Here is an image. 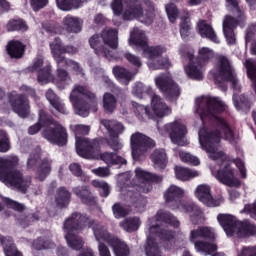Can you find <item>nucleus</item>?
Wrapping results in <instances>:
<instances>
[{
  "instance_id": "aec40b11",
  "label": "nucleus",
  "mask_w": 256,
  "mask_h": 256,
  "mask_svg": "<svg viewBox=\"0 0 256 256\" xmlns=\"http://www.w3.org/2000/svg\"><path fill=\"white\" fill-rule=\"evenodd\" d=\"M154 81L156 87H158L169 101H175V99L181 95L179 86L173 81V78H171L169 74H161L157 76Z\"/></svg>"
},
{
  "instance_id": "052dcab7",
  "label": "nucleus",
  "mask_w": 256,
  "mask_h": 256,
  "mask_svg": "<svg viewBox=\"0 0 256 256\" xmlns=\"http://www.w3.org/2000/svg\"><path fill=\"white\" fill-rule=\"evenodd\" d=\"M226 3H227L228 9H234V11H237L239 13V7H237L238 5L237 0H226Z\"/></svg>"
},
{
  "instance_id": "e433bc0d",
  "label": "nucleus",
  "mask_w": 256,
  "mask_h": 256,
  "mask_svg": "<svg viewBox=\"0 0 256 256\" xmlns=\"http://www.w3.org/2000/svg\"><path fill=\"white\" fill-rule=\"evenodd\" d=\"M46 99L49 101V103L56 109V111H59V113H65V105L57 95H55V92L53 90L49 89L46 92Z\"/></svg>"
},
{
  "instance_id": "79ce46f5",
  "label": "nucleus",
  "mask_w": 256,
  "mask_h": 256,
  "mask_svg": "<svg viewBox=\"0 0 256 256\" xmlns=\"http://www.w3.org/2000/svg\"><path fill=\"white\" fill-rule=\"evenodd\" d=\"M49 173H51L50 162L49 160H44L37 171L36 178L39 179V181H43Z\"/></svg>"
},
{
  "instance_id": "2f4dec72",
  "label": "nucleus",
  "mask_w": 256,
  "mask_h": 256,
  "mask_svg": "<svg viewBox=\"0 0 256 256\" xmlns=\"http://www.w3.org/2000/svg\"><path fill=\"white\" fill-rule=\"evenodd\" d=\"M155 169H165L167 167V154L165 150H156L151 156Z\"/></svg>"
},
{
  "instance_id": "7ed1b4c3",
  "label": "nucleus",
  "mask_w": 256,
  "mask_h": 256,
  "mask_svg": "<svg viewBox=\"0 0 256 256\" xmlns=\"http://www.w3.org/2000/svg\"><path fill=\"white\" fill-rule=\"evenodd\" d=\"M171 227H179V220L169 212L159 211L156 217L150 220L145 245L146 256H161L159 246L155 243L157 239H160L164 247H169L175 239V231H172Z\"/></svg>"
},
{
  "instance_id": "0eeeda50",
  "label": "nucleus",
  "mask_w": 256,
  "mask_h": 256,
  "mask_svg": "<svg viewBox=\"0 0 256 256\" xmlns=\"http://www.w3.org/2000/svg\"><path fill=\"white\" fill-rule=\"evenodd\" d=\"M18 165L19 158L17 156L0 157V181L7 187H13L25 193L31 186V177H23V174L15 170Z\"/></svg>"
},
{
  "instance_id": "a878e982",
  "label": "nucleus",
  "mask_w": 256,
  "mask_h": 256,
  "mask_svg": "<svg viewBox=\"0 0 256 256\" xmlns=\"http://www.w3.org/2000/svg\"><path fill=\"white\" fill-rule=\"evenodd\" d=\"M237 27V20L231 18V16H226L223 22V32L226 37L228 45H235V33L233 29Z\"/></svg>"
},
{
  "instance_id": "7c9ffc66",
  "label": "nucleus",
  "mask_w": 256,
  "mask_h": 256,
  "mask_svg": "<svg viewBox=\"0 0 256 256\" xmlns=\"http://www.w3.org/2000/svg\"><path fill=\"white\" fill-rule=\"evenodd\" d=\"M175 175L180 181H189V179L199 177V172L197 170L176 166Z\"/></svg>"
},
{
  "instance_id": "58836bf2",
  "label": "nucleus",
  "mask_w": 256,
  "mask_h": 256,
  "mask_svg": "<svg viewBox=\"0 0 256 256\" xmlns=\"http://www.w3.org/2000/svg\"><path fill=\"white\" fill-rule=\"evenodd\" d=\"M140 225L141 221L139 220V218H128L120 223V227L128 233H133V231H137Z\"/></svg>"
},
{
  "instance_id": "0e129e2a",
  "label": "nucleus",
  "mask_w": 256,
  "mask_h": 256,
  "mask_svg": "<svg viewBox=\"0 0 256 256\" xmlns=\"http://www.w3.org/2000/svg\"><path fill=\"white\" fill-rule=\"evenodd\" d=\"M238 197H240V194H239L238 191L232 190V191L230 192V199H231L232 201H235V199H238Z\"/></svg>"
},
{
  "instance_id": "ddd939ff",
  "label": "nucleus",
  "mask_w": 256,
  "mask_h": 256,
  "mask_svg": "<svg viewBox=\"0 0 256 256\" xmlns=\"http://www.w3.org/2000/svg\"><path fill=\"white\" fill-rule=\"evenodd\" d=\"M72 130L76 137V151L80 157L84 159H99V143L87 138H81V135H89L91 128L87 125L79 124L72 126Z\"/></svg>"
},
{
  "instance_id": "412c9836",
  "label": "nucleus",
  "mask_w": 256,
  "mask_h": 256,
  "mask_svg": "<svg viewBox=\"0 0 256 256\" xmlns=\"http://www.w3.org/2000/svg\"><path fill=\"white\" fill-rule=\"evenodd\" d=\"M166 131H168L170 135V139L172 143L175 145H180L181 147H184V145H187V127L183 122L181 121H174L172 123L165 125Z\"/></svg>"
},
{
  "instance_id": "4be33fe9",
  "label": "nucleus",
  "mask_w": 256,
  "mask_h": 256,
  "mask_svg": "<svg viewBox=\"0 0 256 256\" xmlns=\"http://www.w3.org/2000/svg\"><path fill=\"white\" fill-rule=\"evenodd\" d=\"M8 101L14 113L18 114V117L25 118L29 115V100H27V98H25L23 94H17L13 92L9 94Z\"/></svg>"
},
{
  "instance_id": "e2e57ef3",
  "label": "nucleus",
  "mask_w": 256,
  "mask_h": 256,
  "mask_svg": "<svg viewBox=\"0 0 256 256\" xmlns=\"http://www.w3.org/2000/svg\"><path fill=\"white\" fill-rule=\"evenodd\" d=\"M94 22L97 23L98 25L101 23H105V18L103 17V15L98 14L95 16Z\"/></svg>"
},
{
  "instance_id": "774afa93",
  "label": "nucleus",
  "mask_w": 256,
  "mask_h": 256,
  "mask_svg": "<svg viewBox=\"0 0 256 256\" xmlns=\"http://www.w3.org/2000/svg\"><path fill=\"white\" fill-rule=\"evenodd\" d=\"M203 1L204 0H190L189 5H191V6L201 5V3H203Z\"/></svg>"
},
{
  "instance_id": "13d9d810",
  "label": "nucleus",
  "mask_w": 256,
  "mask_h": 256,
  "mask_svg": "<svg viewBox=\"0 0 256 256\" xmlns=\"http://www.w3.org/2000/svg\"><path fill=\"white\" fill-rule=\"evenodd\" d=\"M69 169L75 177H81V175H83V170H81V166L77 163L70 164Z\"/></svg>"
},
{
  "instance_id": "f03ea898",
  "label": "nucleus",
  "mask_w": 256,
  "mask_h": 256,
  "mask_svg": "<svg viewBox=\"0 0 256 256\" xmlns=\"http://www.w3.org/2000/svg\"><path fill=\"white\" fill-rule=\"evenodd\" d=\"M86 227H92L96 241L99 243L98 251L100 256H111L109 248L103 243H108L112 247L115 256H129V247L125 242L111 236L105 227L96 224L93 220L79 213H74L64 223L65 239L71 249L79 251L83 248V239L77 236L79 231H83Z\"/></svg>"
},
{
  "instance_id": "cd10ccee",
  "label": "nucleus",
  "mask_w": 256,
  "mask_h": 256,
  "mask_svg": "<svg viewBox=\"0 0 256 256\" xmlns=\"http://www.w3.org/2000/svg\"><path fill=\"white\" fill-rule=\"evenodd\" d=\"M82 25L83 20L79 17L68 15L63 19V26L68 33H79Z\"/></svg>"
},
{
  "instance_id": "bb28decb",
  "label": "nucleus",
  "mask_w": 256,
  "mask_h": 256,
  "mask_svg": "<svg viewBox=\"0 0 256 256\" xmlns=\"http://www.w3.org/2000/svg\"><path fill=\"white\" fill-rule=\"evenodd\" d=\"M197 31L201 37L205 39H209L213 41V43H219V38H217V34H215V30L211 25L207 24L204 20H200L197 24Z\"/></svg>"
},
{
  "instance_id": "8fccbe9b",
  "label": "nucleus",
  "mask_w": 256,
  "mask_h": 256,
  "mask_svg": "<svg viewBox=\"0 0 256 256\" xmlns=\"http://www.w3.org/2000/svg\"><path fill=\"white\" fill-rule=\"evenodd\" d=\"M124 57L130 63V65H133V67H135V69H139L143 65V62H141V58L131 53H126Z\"/></svg>"
},
{
  "instance_id": "6e6d98bb",
  "label": "nucleus",
  "mask_w": 256,
  "mask_h": 256,
  "mask_svg": "<svg viewBox=\"0 0 256 256\" xmlns=\"http://www.w3.org/2000/svg\"><path fill=\"white\" fill-rule=\"evenodd\" d=\"M30 3L34 11H39V9H43L47 5L48 0H30Z\"/></svg>"
},
{
  "instance_id": "473e14b6",
  "label": "nucleus",
  "mask_w": 256,
  "mask_h": 256,
  "mask_svg": "<svg viewBox=\"0 0 256 256\" xmlns=\"http://www.w3.org/2000/svg\"><path fill=\"white\" fill-rule=\"evenodd\" d=\"M8 55L10 57H14L15 59H19L23 57V53L25 51V46L19 41H12L8 44Z\"/></svg>"
},
{
  "instance_id": "c85d7f7f",
  "label": "nucleus",
  "mask_w": 256,
  "mask_h": 256,
  "mask_svg": "<svg viewBox=\"0 0 256 256\" xmlns=\"http://www.w3.org/2000/svg\"><path fill=\"white\" fill-rule=\"evenodd\" d=\"M113 75L120 81V83H123V85H127L131 79L137 75V69L131 73L129 70L116 66L113 68Z\"/></svg>"
},
{
  "instance_id": "6e6552de",
  "label": "nucleus",
  "mask_w": 256,
  "mask_h": 256,
  "mask_svg": "<svg viewBox=\"0 0 256 256\" xmlns=\"http://www.w3.org/2000/svg\"><path fill=\"white\" fill-rule=\"evenodd\" d=\"M43 67V59L40 57L34 61L32 66H30V71H38V83L40 85H47V83H54L56 87L59 89H65L69 83H71V77H69V74L63 69L62 67H68V69H72L76 75H79V73L82 72L81 67L78 68L75 66H69L66 63H63L62 66L58 65L57 74L55 77L51 75V67L46 66Z\"/></svg>"
},
{
  "instance_id": "3c124183",
  "label": "nucleus",
  "mask_w": 256,
  "mask_h": 256,
  "mask_svg": "<svg viewBox=\"0 0 256 256\" xmlns=\"http://www.w3.org/2000/svg\"><path fill=\"white\" fill-rule=\"evenodd\" d=\"M191 29V25H189V19L186 18L184 20H182L181 24H180V34L182 39H185L186 37L189 36V31Z\"/></svg>"
},
{
  "instance_id": "680f3d73",
  "label": "nucleus",
  "mask_w": 256,
  "mask_h": 256,
  "mask_svg": "<svg viewBox=\"0 0 256 256\" xmlns=\"http://www.w3.org/2000/svg\"><path fill=\"white\" fill-rule=\"evenodd\" d=\"M9 2H7L6 0H0V9H2L3 11H9Z\"/></svg>"
},
{
  "instance_id": "dca6fc26",
  "label": "nucleus",
  "mask_w": 256,
  "mask_h": 256,
  "mask_svg": "<svg viewBox=\"0 0 256 256\" xmlns=\"http://www.w3.org/2000/svg\"><path fill=\"white\" fill-rule=\"evenodd\" d=\"M86 95L88 99L91 100L92 111H97V100L95 99V94L89 92L87 88L83 86H75L70 95V101L73 103L74 111L80 117H87L89 115V109L81 101V97Z\"/></svg>"
},
{
  "instance_id": "4468645a",
  "label": "nucleus",
  "mask_w": 256,
  "mask_h": 256,
  "mask_svg": "<svg viewBox=\"0 0 256 256\" xmlns=\"http://www.w3.org/2000/svg\"><path fill=\"white\" fill-rule=\"evenodd\" d=\"M189 239L191 243H194L196 251L204 256L211 255L213 251H217L216 244L199 241V239H215V230L211 227H199L192 230Z\"/></svg>"
},
{
  "instance_id": "603ef678",
  "label": "nucleus",
  "mask_w": 256,
  "mask_h": 256,
  "mask_svg": "<svg viewBox=\"0 0 256 256\" xmlns=\"http://www.w3.org/2000/svg\"><path fill=\"white\" fill-rule=\"evenodd\" d=\"M11 149V144L9 143V138L5 132V137H0V153H7Z\"/></svg>"
},
{
  "instance_id": "4d7b16f0",
  "label": "nucleus",
  "mask_w": 256,
  "mask_h": 256,
  "mask_svg": "<svg viewBox=\"0 0 256 256\" xmlns=\"http://www.w3.org/2000/svg\"><path fill=\"white\" fill-rule=\"evenodd\" d=\"M238 256H256V247H243Z\"/></svg>"
},
{
  "instance_id": "4c0bfd02",
  "label": "nucleus",
  "mask_w": 256,
  "mask_h": 256,
  "mask_svg": "<svg viewBox=\"0 0 256 256\" xmlns=\"http://www.w3.org/2000/svg\"><path fill=\"white\" fill-rule=\"evenodd\" d=\"M103 109L106 113H113L117 109V98L111 93H105L103 95Z\"/></svg>"
},
{
  "instance_id": "ea45409f",
  "label": "nucleus",
  "mask_w": 256,
  "mask_h": 256,
  "mask_svg": "<svg viewBox=\"0 0 256 256\" xmlns=\"http://www.w3.org/2000/svg\"><path fill=\"white\" fill-rule=\"evenodd\" d=\"M69 199H71V193L65 188H60L56 196L57 206L66 207V205H69Z\"/></svg>"
},
{
  "instance_id": "de8ad7c7",
  "label": "nucleus",
  "mask_w": 256,
  "mask_h": 256,
  "mask_svg": "<svg viewBox=\"0 0 256 256\" xmlns=\"http://www.w3.org/2000/svg\"><path fill=\"white\" fill-rule=\"evenodd\" d=\"M74 193L83 201V203H89V201H91V192H89L87 188L77 187L74 189Z\"/></svg>"
},
{
  "instance_id": "1a4fd4ad",
  "label": "nucleus",
  "mask_w": 256,
  "mask_h": 256,
  "mask_svg": "<svg viewBox=\"0 0 256 256\" xmlns=\"http://www.w3.org/2000/svg\"><path fill=\"white\" fill-rule=\"evenodd\" d=\"M184 196L185 190L177 185H171L164 193L165 201L169 207H172L174 211L178 209L181 213H188L192 223H201L204 219L203 212L194 204L179 201Z\"/></svg>"
},
{
  "instance_id": "f8f14e48",
  "label": "nucleus",
  "mask_w": 256,
  "mask_h": 256,
  "mask_svg": "<svg viewBox=\"0 0 256 256\" xmlns=\"http://www.w3.org/2000/svg\"><path fill=\"white\" fill-rule=\"evenodd\" d=\"M217 220L228 237L245 239V237L256 235L255 225L250 224L249 221L241 222L231 214H219Z\"/></svg>"
},
{
  "instance_id": "864d4df0",
  "label": "nucleus",
  "mask_w": 256,
  "mask_h": 256,
  "mask_svg": "<svg viewBox=\"0 0 256 256\" xmlns=\"http://www.w3.org/2000/svg\"><path fill=\"white\" fill-rule=\"evenodd\" d=\"M112 210H113V213H114V216L116 217V219H119L121 217H125L127 215V212L125 211V209L122 208V206L119 205V204H115L112 207Z\"/></svg>"
},
{
  "instance_id": "338daca9",
  "label": "nucleus",
  "mask_w": 256,
  "mask_h": 256,
  "mask_svg": "<svg viewBox=\"0 0 256 256\" xmlns=\"http://www.w3.org/2000/svg\"><path fill=\"white\" fill-rule=\"evenodd\" d=\"M80 256H94V255H93V250L87 248V249H85V250L83 251V253H82Z\"/></svg>"
},
{
  "instance_id": "6ab92c4d",
  "label": "nucleus",
  "mask_w": 256,
  "mask_h": 256,
  "mask_svg": "<svg viewBox=\"0 0 256 256\" xmlns=\"http://www.w3.org/2000/svg\"><path fill=\"white\" fill-rule=\"evenodd\" d=\"M102 125L107 129L109 137L107 143L113 151L123 149V143L119 140V135L125 131V126L121 122L115 120H102Z\"/></svg>"
},
{
  "instance_id": "c756f323",
  "label": "nucleus",
  "mask_w": 256,
  "mask_h": 256,
  "mask_svg": "<svg viewBox=\"0 0 256 256\" xmlns=\"http://www.w3.org/2000/svg\"><path fill=\"white\" fill-rule=\"evenodd\" d=\"M100 159L109 167L113 165H125L127 160L113 152H106L100 156Z\"/></svg>"
},
{
  "instance_id": "2eb2a0df",
  "label": "nucleus",
  "mask_w": 256,
  "mask_h": 256,
  "mask_svg": "<svg viewBox=\"0 0 256 256\" xmlns=\"http://www.w3.org/2000/svg\"><path fill=\"white\" fill-rule=\"evenodd\" d=\"M167 53V47L165 46H154L145 47L142 56L148 59L147 65L151 71L157 69H169L171 68V60L169 56H161Z\"/></svg>"
},
{
  "instance_id": "09e8293b",
  "label": "nucleus",
  "mask_w": 256,
  "mask_h": 256,
  "mask_svg": "<svg viewBox=\"0 0 256 256\" xmlns=\"http://www.w3.org/2000/svg\"><path fill=\"white\" fill-rule=\"evenodd\" d=\"M0 201L10 209H15V211H23L25 209L23 204H19L13 200H10L9 198H3L0 196Z\"/></svg>"
},
{
  "instance_id": "b1692460",
  "label": "nucleus",
  "mask_w": 256,
  "mask_h": 256,
  "mask_svg": "<svg viewBox=\"0 0 256 256\" xmlns=\"http://www.w3.org/2000/svg\"><path fill=\"white\" fill-rule=\"evenodd\" d=\"M189 63L184 66V72L190 79L201 81L205 75V68L203 63L199 62L193 55L189 56Z\"/></svg>"
},
{
  "instance_id": "c03bdc74",
  "label": "nucleus",
  "mask_w": 256,
  "mask_h": 256,
  "mask_svg": "<svg viewBox=\"0 0 256 256\" xmlns=\"http://www.w3.org/2000/svg\"><path fill=\"white\" fill-rule=\"evenodd\" d=\"M179 157L183 163H188V165H199L201 162L199 161V158L197 156L191 155L189 152L180 151Z\"/></svg>"
},
{
  "instance_id": "f3484780",
  "label": "nucleus",
  "mask_w": 256,
  "mask_h": 256,
  "mask_svg": "<svg viewBox=\"0 0 256 256\" xmlns=\"http://www.w3.org/2000/svg\"><path fill=\"white\" fill-rule=\"evenodd\" d=\"M130 147L134 161H141L147 155V151L155 147V141L144 134L136 132L130 137Z\"/></svg>"
},
{
  "instance_id": "37998d69",
  "label": "nucleus",
  "mask_w": 256,
  "mask_h": 256,
  "mask_svg": "<svg viewBox=\"0 0 256 256\" xmlns=\"http://www.w3.org/2000/svg\"><path fill=\"white\" fill-rule=\"evenodd\" d=\"M92 185L99 189L101 197H108L109 193H111V187H109V184H107V182L94 180L92 182Z\"/></svg>"
},
{
  "instance_id": "f704fd0d",
  "label": "nucleus",
  "mask_w": 256,
  "mask_h": 256,
  "mask_svg": "<svg viewBox=\"0 0 256 256\" xmlns=\"http://www.w3.org/2000/svg\"><path fill=\"white\" fill-rule=\"evenodd\" d=\"M4 253L6 256H22L21 252L17 251V248H15V244H13V238L7 236L2 238L1 241Z\"/></svg>"
},
{
  "instance_id": "49530a36",
  "label": "nucleus",
  "mask_w": 256,
  "mask_h": 256,
  "mask_svg": "<svg viewBox=\"0 0 256 256\" xmlns=\"http://www.w3.org/2000/svg\"><path fill=\"white\" fill-rule=\"evenodd\" d=\"M165 9L170 23H175V21H177V18L179 17V11L177 10V6H175V4L173 3H170L166 5Z\"/></svg>"
},
{
  "instance_id": "72a5a7b5",
  "label": "nucleus",
  "mask_w": 256,
  "mask_h": 256,
  "mask_svg": "<svg viewBox=\"0 0 256 256\" xmlns=\"http://www.w3.org/2000/svg\"><path fill=\"white\" fill-rule=\"evenodd\" d=\"M85 1L87 0H56V3L61 11H71V9H79Z\"/></svg>"
},
{
  "instance_id": "c9c22d12",
  "label": "nucleus",
  "mask_w": 256,
  "mask_h": 256,
  "mask_svg": "<svg viewBox=\"0 0 256 256\" xmlns=\"http://www.w3.org/2000/svg\"><path fill=\"white\" fill-rule=\"evenodd\" d=\"M136 179L140 181V183H144V181H155L156 183H159V181H162L161 176H157L155 174H151L141 168H137L135 170Z\"/></svg>"
},
{
  "instance_id": "bf43d9fd",
  "label": "nucleus",
  "mask_w": 256,
  "mask_h": 256,
  "mask_svg": "<svg viewBox=\"0 0 256 256\" xmlns=\"http://www.w3.org/2000/svg\"><path fill=\"white\" fill-rule=\"evenodd\" d=\"M94 77H101L105 83H108V85H111V80L109 77L105 76V72L103 69H97L93 70Z\"/></svg>"
},
{
  "instance_id": "69168bd1",
  "label": "nucleus",
  "mask_w": 256,
  "mask_h": 256,
  "mask_svg": "<svg viewBox=\"0 0 256 256\" xmlns=\"http://www.w3.org/2000/svg\"><path fill=\"white\" fill-rule=\"evenodd\" d=\"M127 197L132 203H135V199H137V197H135V194L131 190L127 191Z\"/></svg>"
},
{
  "instance_id": "9d476101",
  "label": "nucleus",
  "mask_w": 256,
  "mask_h": 256,
  "mask_svg": "<svg viewBox=\"0 0 256 256\" xmlns=\"http://www.w3.org/2000/svg\"><path fill=\"white\" fill-rule=\"evenodd\" d=\"M40 118L37 124L30 126L28 129L29 135H37L41 131V127H45L43 137L54 145H65L67 143V131L59 123L47 119L45 112L40 111Z\"/></svg>"
},
{
  "instance_id": "20e7f679",
  "label": "nucleus",
  "mask_w": 256,
  "mask_h": 256,
  "mask_svg": "<svg viewBox=\"0 0 256 256\" xmlns=\"http://www.w3.org/2000/svg\"><path fill=\"white\" fill-rule=\"evenodd\" d=\"M132 93L135 97H138V99H143L145 95H149L151 99L150 108H147L137 102L132 103L135 115L142 121H145V116L149 117V119H163V117H169V115L173 113L171 106L167 105L165 99L155 94L151 86H145L143 83H137L133 87Z\"/></svg>"
},
{
  "instance_id": "a211bd4d",
  "label": "nucleus",
  "mask_w": 256,
  "mask_h": 256,
  "mask_svg": "<svg viewBox=\"0 0 256 256\" xmlns=\"http://www.w3.org/2000/svg\"><path fill=\"white\" fill-rule=\"evenodd\" d=\"M50 50L52 57L59 67H63V63H65L69 67H76L79 69L78 63L74 62L73 60H67L65 57H63V54L65 53H77V48H74L73 46L65 47L63 44H61V40L59 38H55L52 42H50Z\"/></svg>"
},
{
  "instance_id": "9b49d317",
  "label": "nucleus",
  "mask_w": 256,
  "mask_h": 256,
  "mask_svg": "<svg viewBox=\"0 0 256 256\" xmlns=\"http://www.w3.org/2000/svg\"><path fill=\"white\" fill-rule=\"evenodd\" d=\"M103 43L106 47H109L112 50L117 49L119 47V32L117 29L106 28L102 31L100 36L99 34L93 35L89 39V45L96 55H102L110 61L119 59V57L113 55L112 51L105 50V48H103Z\"/></svg>"
},
{
  "instance_id": "f257e3e1",
  "label": "nucleus",
  "mask_w": 256,
  "mask_h": 256,
  "mask_svg": "<svg viewBox=\"0 0 256 256\" xmlns=\"http://www.w3.org/2000/svg\"><path fill=\"white\" fill-rule=\"evenodd\" d=\"M225 111V103L221 99L212 96H201L196 99L195 113L199 115L201 122L205 119H216V123L221 131L209 132L206 128L199 130V143L201 149L206 151L209 159L216 161L217 167L211 168L212 175L228 187H241V180L235 175V169H233V163L237 167L240 173V177L245 179L247 177V168H245V162L241 158L231 161L225 153L219 149V142L221 137H224L226 141H234L235 133L233 128L226 122L225 119L218 117V113Z\"/></svg>"
},
{
  "instance_id": "423d86ee",
  "label": "nucleus",
  "mask_w": 256,
  "mask_h": 256,
  "mask_svg": "<svg viewBox=\"0 0 256 256\" xmlns=\"http://www.w3.org/2000/svg\"><path fill=\"white\" fill-rule=\"evenodd\" d=\"M131 4L123 12L122 17L125 21H133L137 19L140 23H145L146 25H151L155 19V8L153 3L149 0H130ZM111 9L119 17L123 11V2L121 0H113L111 4Z\"/></svg>"
},
{
  "instance_id": "393cba45",
  "label": "nucleus",
  "mask_w": 256,
  "mask_h": 256,
  "mask_svg": "<svg viewBox=\"0 0 256 256\" xmlns=\"http://www.w3.org/2000/svg\"><path fill=\"white\" fill-rule=\"evenodd\" d=\"M129 45L131 47H142L143 51H145V47H154L147 45V36L145 32L139 28H134L130 33Z\"/></svg>"
},
{
  "instance_id": "a18cd8bd",
  "label": "nucleus",
  "mask_w": 256,
  "mask_h": 256,
  "mask_svg": "<svg viewBox=\"0 0 256 256\" xmlns=\"http://www.w3.org/2000/svg\"><path fill=\"white\" fill-rule=\"evenodd\" d=\"M199 59L202 63H208L215 57V52L208 47H202L199 49Z\"/></svg>"
},
{
  "instance_id": "39448f33",
  "label": "nucleus",
  "mask_w": 256,
  "mask_h": 256,
  "mask_svg": "<svg viewBox=\"0 0 256 256\" xmlns=\"http://www.w3.org/2000/svg\"><path fill=\"white\" fill-rule=\"evenodd\" d=\"M211 74L214 77V81L217 85H221V83H231L234 89L233 95V103L236 109H243L247 102L245 100V96H238L237 93L241 91V86L239 85V80L237 79V74H235V70L231 66V62L225 56H217L214 68L211 71Z\"/></svg>"
},
{
  "instance_id": "a19ab883",
  "label": "nucleus",
  "mask_w": 256,
  "mask_h": 256,
  "mask_svg": "<svg viewBox=\"0 0 256 256\" xmlns=\"http://www.w3.org/2000/svg\"><path fill=\"white\" fill-rule=\"evenodd\" d=\"M6 31H27V24L23 20H10L6 24Z\"/></svg>"
},
{
  "instance_id": "5701e85b",
  "label": "nucleus",
  "mask_w": 256,
  "mask_h": 256,
  "mask_svg": "<svg viewBox=\"0 0 256 256\" xmlns=\"http://www.w3.org/2000/svg\"><path fill=\"white\" fill-rule=\"evenodd\" d=\"M194 195L201 203L207 207H219L223 203V198L215 199L211 194V186L208 184H200L196 187Z\"/></svg>"
},
{
  "instance_id": "5fc2aeb1",
  "label": "nucleus",
  "mask_w": 256,
  "mask_h": 256,
  "mask_svg": "<svg viewBox=\"0 0 256 256\" xmlns=\"http://www.w3.org/2000/svg\"><path fill=\"white\" fill-rule=\"evenodd\" d=\"M92 173H94V175H97V177H109V175H111V171L109 170V168L105 167L93 169Z\"/></svg>"
}]
</instances>
